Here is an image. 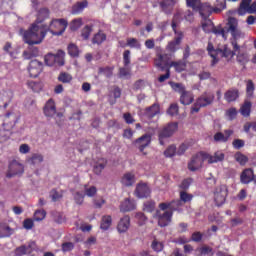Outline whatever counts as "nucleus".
<instances>
[{"instance_id":"obj_49","label":"nucleus","mask_w":256,"mask_h":256,"mask_svg":"<svg viewBox=\"0 0 256 256\" xmlns=\"http://www.w3.org/2000/svg\"><path fill=\"white\" fill-rule=\"evenodd\" d=\"M93 31V27L92 26H89V25H86L83 29H82V32H81V37L87 41V39H89V37H91V33Z\"/></svg>"},{"instance_id":"obj_2","label":"nucleus","mask_w":256,"mask_h":256,"mask_svg":"<svg viewBox=\"0 0 256 256\" xmlns=\"http://www.w3.org/2000/svg\"><path fill=\"white\" fill-rule=\"evenodd\" d=\"M47 36V25L32 24L23 34L24 42L27 45H40Z\"/></svg>"},{"instance_id":"obj_15","label":"nucleus","mask_w":256,"mask_h":256,"mask_svg":"<svg viewBox=\"0 0 256 256\" xmlns=\"http://www.w3.org/2000/svg\"><path fill=\"white\" fill-rule=\"evenodd\" d=\"M135 147L139 149L141 153L151 145V135L150 134H144L141 137L137 138L134 141Z\"/></svg>"},{"instance_id":"obj_10","label":"nucleus","mask_w":256,"mask_h":256,"mask_svg":"<svg viewBox=\"0 0 256 256\" xmlns=\"http://www.w3.org/2000/svg\"><path fill=\"white\" fill-rule=\"evenodd\" d=\"M155 217L158 219L159 227H167L173 219V212L164 210V213H161V210H157Z\"/></svg>"},{"instance_id":"obj_50","label":"nucleus","mask_w":256,"mask_h":256,"mask_svg":"<svg viewBox=\"0 0 256 256\" xmlns=\"http://www.w3.org/2000/svg\"><path fill=\"white\" fill-rule=\"evenodd\" d=\"M32 165H37L38 163H43V156L40 153H34L29 159Z\"/></svg>"},{"instance_id":"obj_8","label":"nucleus","mask_w":256,"mask_h":256,"mask_svg":"<svg viewBox=\"0 0 256 256\" xmlns=\"http://www.w3.org/2000/svg\"><path fill=\"white\" fill-rule=\"evenodd\" d=\"M156 61L158 65H179V63L173 61V54L165 53L162 49L157 50Z\"/></svg>"},{"instance_id":"obj_53","label":"nucleus","mask_w":256,"mask_h":256,"mask_svg":"<svg viewBox=\"0 0 256 256\" xmlns=\"http://www.w3.org/2000/svg\"><path fill=\"white\" fill-rule=\"evenodd\" d=\"M47 217V212L45 210H36L34 213V221H43Z\"/></svg>"},{"instance_id":"obj_59","label":"nucleus","mask_w":256,"mask_h":256,"mask_svg":"<svg viewBox=\"0 0 256 256\" xmlns=\"http://www.w3.org/2000/svg\"><path fill=\"white\" fill-rule=\"evenodd\" d=\"M167 113L168 115H171V117H174V115H179V105L171 104L167 110Z\"/></svg>"},{"instance_id":"obj_7","label":"nucleus","mask_w":256,"mask_h":256,"mask_svg":"<svg viewBox=\"0 0 256 256\" xmlns=\"http://www.w3.org/2000/svg\"><path fill=\"white\" fill-rule=\"evenodd\" d=\"M206 152H198L196 155H194L191 159V161L188 163V169L190 171H198V169H201L203 167V163L207 161V158H205Z\"/></svg>"},{"instance_id":"obj_19","label":"nucleus","mask_w":256,"mask_h":256,"mask_svg":"<svg viewBox=\"0 0 256 256\" xmlns=\"http://www.w3.org/2000/svg\"><path fill=\"white\" fill-rule=\"evenodd\" d=\"M215 101V95L213 93H204L200 97L197 98L196 102L200 107H207L211 105Z\"/></svg>"},{"instance_id":"obj_62","label":"nucleus","mask_w":256,"mask_h":256,"mask_svg":"<svg viewBox=\"0 0 256 256\" xmlns=\"http://www.w3.org/2000/svg\"><path fill=\"white\" fill-rule=\"evenodd\" d=\"M100 74L105 75V77H111V75H113V67L106 66L100 68Z\"/></svg>"},{"instance_id":"obj_37","label":"nucleus","mask_w":256,"mask_h":256,"mask_svg":"<svg viewBox=\"0 0 256 256\" xmlns=\"http://www.w3.org/2000/svg\"><path fill=\"white\" fill-rule=\"evenodd\" d=\"M234 159L242 167L247 165V163L249 162V157H247L245 154H243L241 152H236L234 155Z\"/></svg>"},{"instance_id":"obj_12","label":"nucleus","mask_w":256,"mask_h":256,"mask_svg":"<svg viewBox=\"0 0 256 256\" xmlns=\"http://www.w3.org/2000/svg\"><path fill=\"white\" fill-rule=\"evenodd\" d=\"M184 34L181 32H176V36L170 42H168L166 49L173 55V53H177L181 42L183 41Z\"/></svg>"},{"instance_id":"obj_42","label":"nucleus","mask_w":256,"mask_h":256,"mask_svg":"<svg viewBox=\"0 0 256 256\" xmlns=\"http://www.w3.org/2000/svg\"><path fill=\"white\" fill-rule=\"evenodd\" d=\"M84 195H86V197H95V195H97V187L95 186L89 187V185L85 184Z\"/></svg>"},{"instance_id":"obj_47","label":"nucleus","mask_w":256,"mask_h":256,"mask_svg":"<svg viewBox=\"0 0 256 256\" xmlns=\"http://www.w3.org/2000/svg\"><path fill=\"white\" fill-rule=\"evenodd\" d=\"M143 211H145L146 213H153V211H155V201L148 200L144 202Z\"/></svg>"},{"instance_id":"obj_48","label":"nucleus","mask_w":256,"mask_h":256,"mask_svg":"<svg viewBox=\"0 0 256 256\" xmlns=\"http://www.w3.org/2000/svg\"><path fill=\"white\" fill-rule=\"evenodd\" d=\"M127 46L131 47V49H141V42L137 38H128Z\"/></svg>"},{"instance_id":"obj_30","label":"nucleus","mask_w":256,"mask_h":256,"mask_svg":"<svg viewBox=\"0 0 256 256\" xmlns=\"http://www.w3.org/2000/svg\"><path fill=\"white\" fill-rule=\"evenodd\" d=\"M121 183L124 185V187H132V185L135 183V174L131 172L124 174L121 179Z\"/></svg>"},{"instance_id":"obj_63","label":"nucleus","mask_w":256,"mask_h":256,"mask_svg":"<svg viewBox=\"0 0 256 256\" xmlns=\"http://www.w3.org/2000/svg\"><path fill=\"white\" fill-rule=\"evenodd\" d=\"M232 147L234 149H242V147H245V141L241 139H234L232 142Z\"/></svg>"},{"instance_id":"obj_14","label":"nucleus","mask_w":256,"mask_h":256,"mask_svg":"<svg viewBox=\"0 0 256 256\" xmlns=\"http://www.w3.org/2000/svg\"><path fill=\"white\" fill-rule=\"evenodd\" d=\"M160 211H168L171 212L172 215L175 211H178L179 207H181V200H172L170 202H162L159 204Z\"/></svg>"},{"instance_id":"obj_36","label":"nucleus","mask_w":256,"mask_h":256,"mask_svg":"<svg viewBox=\"0 0 256 256\" xmlns=\"http://www.w3.org/2000/svg\"><path fill=\"white\" fill-rule=\"evenodd\" d=\"M251 1L253 0H242L239 8H238V15H245L246 13H249V7H251Z\"/></svg>"},{"instance_id":"obj_18","label":"nucleus","mask_w":256,"mask_h":256,"mask_svg":"<svg viewBox=\"0 0 256 256\" xmlns=\"http://www.w3.org/2000/svg\"><path fill=\"white\" fill-rule=\"evenodd\" d=\"M43 113L45 117H53L57 114V106L55 105V100L50 98L43 107Z\"/></svg>"},{"instance_id":"obj_60","label":"nucleus","mask_w":256,"mask_h":256,"mask_svg":"<svg viewBox=\"0 0 256 256\" xmlns=\"http://www.w3.org/2000/svg\"><path fill=\"white\" fill-rule=\"evenodd\" d=\"M74 201L77 205H83V201H85V194L76 192L74 194Z\"/></svg>"},{"instance_id":"obj_25","label":"nucleus","mask_w":256,"mask_h":256,"mask_svg":"<svg viewBox=\"0 0 256 256\" xmlns=\"http://www.w3.org/2000/svg\"><path fill=\"white\" fill-rule=\"evenodd\" d=\"M224 99L227 103H233L239 99V90L237 88H231L224 93Z\"/></svg>"},{"instance_id":"obj_23","label":"nucleus","mask_w":256,"mask_h":256,"mask_svg":"<svg viewBox=\"0 0 256 256\" xmlns=\"http://www.w3.org/2000/svg\"><path fill=\"white\" fill-rule=\"evenodd\" d=\"M253 179H255V174L253 173V169L247 168L241 173L240 181L244 185H249V183H251Z\"/></svg>"},{"instance_id":"obj_46","label":"nucleus","mask_w":256,"mask_h":256,"mask_svg":"<svg viewBox=\"0 0 256 256\" xmlns=\"http://www.w3.org/2000/svg\"><path fill=\"white\" fill-rule=\"evenodd\" d=\"M164 247H165V245L163 244V242H159V240H157V239H154L152 241L151 248L156 253H161V251H163Z\"/></svg>"},{"instance_id":"obj_28","label":"nucleus","mask_w":256,"mask_h":256,"mask_svg":"<svg viewBox=\"0 0 256 256\" xmlns=\"http://www.w3.org/2000/svg\"><path fill=\"white\" fill-rule=\"evenodd\" d=\"M105 41H107V34H105V32H103L102 30L94 34L92 38L93 45H103Z\"/></svg>"},{"instance_id":"obj_6","label":"nucleus","mask_w":256,"mask_h":256,"mask_svg":"<svg viewBox=\"0 0 256 256\" xmlns=\"http://www.w3.org/2000/svg\"><path fill=\"white\" fill-rule=\"evenodd\" d=\"M227 195H229L227 185L222 184L216 187L214 191V201L218 207L225 204V201H227Z\"/></svg>"},{"instance_id":"obj_40","label":"nucleus","mask_w":256,"mask_h":256,"mask_svg":"<svg viewBox=\"0 0 256 256\" xmlns=\"http://www.w3.org/2000/svg\"><path fill=\"white\" fill-rule=\"evenodd\" d=\"M254 93H255V83H253V80H247L246 81L247 97H249V98L253 97Z\"/></svg>"},{"instance_id":"obj_61","label":"nucleus","mask_w":256,"mask_h":256,"mask_svg":"<svg viewBox=\"0 0 256 256\" xmlns=\"http://www.w3.org/2000/svg\"><path fill=\"white\" fill-rule=\"evenodd\" d=\"M199 252L201 255H213V248L211 246H202L200 249H199Z\"/></svg>"},{"instance_id":"obj_56","label":"nucleus","mask_w":256,"mask_h":256,"mask_svg":"<svg viewBox=\"0 0 256 256\" xmlns=\"http://www.w3.org/2000/svg\"><path fill=\"white\" fill-rule=\"evenodd\" d=\"M190 241H193L194 243H201V241H203V233L200 231L193 232Z\"/></svg>"},{"instance_id":"obj_13","label":"nucleus","mask_w":256,"mask_h":256,"mask_svg":"<svg viewBox=\"0 0 256 256\" xmlns=\"http://www.w3.org/2000/svg\"><path fill=\"white\" fill-rule=\"evenodd\" d=\"M135 195L138 199H147V197L151 196V188L147 183L140 182L136 186Z\"/></svg>"},{"instance_id":"obj_16","label":"nucleus","mask_w":256,"mask_h":256,"mask_svg":"<svg viewBox=\"0 0 256 256\" xmlns=\"http://www.w3.org/2000/svg\"><path fill=\"white\" fill-rule=\"evenodd\" d=\"M234 131L232 129H226L223 132H216L213 136L215 143H227L231 136L233 135Z\"/></svg>"},{"instance_id":"obj_27","label":"nucleus","mask_w":256,"mask_h":256,"mask_svg":"<svg viewBox=\"0 0 256 256\" xmlns=\"http://www.w3.org/2000/svg\"><path fill=\"white\" fill-rule=\"evenodd\" d=\"M89 6V2L87 0H83L81 2H77L72 6V15H79V13H83V10Z\"/></svg>"},{"instance_id":"obj_54","label":"nucleus","mask_w":256,"mask_h":256,"mask_svg":"<svg viewBox=\"0 0 256 256\" xmlns=\"http://www.w3.org/2000/svg\"><path fill=\"white\" fill-rule=\"evenodd\" d=\"M61 249L63 253H69V251H73V249H75V244L73 242H64L61 245Z\"/></svg>"},{"instance_id":"obj_58","label":"nucleus","mask_w":256,"mask_h":256,"mask_svg":"<svg viewBox=\"0 0 256 256\" xmlns=\"http://www.w3.org/2000/svg\"><path fill=\"white\" fill-rule=\"evenodd\" d=\"M175 153H177V147L175 145H170L165 151V157H174Z\"/></svg>"},{"instance_id":"obj_64","label":"nucleus","mask_w":256,"mask_h":256,"mask_svg":"<svg viewBox=\"0 0 256 256\" xmlns=\"http://www.w3.org/2000/svg\"><path fill=\"white\" fill-rule=\"evenodd\" d=\"M226 115L228 116L230 121H233L237 117V109L236 108H230L226 111Z\"/></svg>"},{"instance_id":"obj_4","label":"nucleus","mask_w":256,"mask_h":256,"mask_svg":"<svg viewBox=\"0 0 256 256\" xmlns=\"http://www.w3.org/2000/svg\"><path fill=\"white\" fill-rule=\"evenodd\" d=\"M67 20L65 19H54L51 21L50 26H47V31H50L52 35H63L67 29Z\"/></svg>"},{"instance_id":"obj_21","label":"nucleus","mask_w":256,"mask_h":256,"mask_svg":"<svg viewBox=\"0 0 256 256\" xmlns=\"http://www.w3.org/2000/svg\"><path fill=\"white\" fill-rule=\"evenodd\" d=\"M129 227H131V218L129 215H125L118 222L117 231L118 233H127V231H129Z\"/></svg>"},{"instance_id":"obj_52","label":"nucleus","mask_w":256,"mask_h":256,"mask_svg":"<svg viewBox=\"0 0 256 256\" xmlns=\"http://www.w3.org/2000/svg\"><path fill=\"white\" fill-rule=\"evenodd\" d=\"M68 55H70V57H79V47L75 44H70L68 46Z\"/></svg>"},{"instance_id":"obj_29","label":"nucleus","mask_w":256,"mask_h":256,"mask_svg":"<svg viewBox=\"0 0 256 256\" xmlns=\"http://www.w3.org/2000/svg\"><path fill=\"white\" fill-rule=\"evenodd\" d=\"M49 10L47 8H42L38 11L37 14V19L35 21L34 24L36 25H44L43 21H45V19H49Z\"/></svg>"},{"instance_id":"obj_5","label":"nucleus","mask_w":256,"mask_h":256,"mask_svg":"<svg viewBox=\"0 0 256 256\" xmlns=\"http://www.w3.org/2000/svg\"><path fill=\"white\" fill-rule=\"evenodd\" d=\"M45 65H65V51L58 50L56 54L48 53L44 56Z\"/></svg>"},{"instance_id":"obj_1","label":"nucleus","mask_w":256,"mask_h":256,"mask_svg":"<svg viewBox=\"0 0 256 256\" xmlns=\"http://www.w3.org/2000/svg\"><path fill=\"white\" fill-rule=\"evenodd\" d=\"M239 21H237L236 18L230 17L228 19L227 28H223V26H212V33L216 35V37H222L224 41H227V38L229 37V33H231L233 37V41L231 42V45L233 47V50L229 48L227 44L223 45L221 48H216L213 46V43L209 42L207 46L208 55L212 57V63L215 65L216 63H219V60L222 59V61H227L228 63L233 61V57H235V53L239 52L241 50V46L237 43V38L241 37V30H239Z\"/></svg>"},{"instance_id":"obj_41","label":"nucleus","mask_w":256,"mask_h":256,"mask_svg":"<svg viewBox=\"0 0 256 256\" xmlns=\"http://www.w3.org/2000/svg\"><path fill=\"white\" fill-rule=\"evenodd\" d=\"M169 85L175 93H180V95L185 92V85L183 83H177V82H169Z\"/></svg>"},{"instance_id":"obj_20","label":"nucleus","mask_w":256,"mask_h":256,"mask_svg":"<svg viewBox=\"0 0 256 256\" xmlns=\"http://www.w3.org/2000/svg\"><path fill=\"white\" fill-rule=\"evenodd\" d=\"M204 159L208 160L210 165L213 163H220L221 161H225V153L216 151L214 155H211L206 152V154H204Z\"/></svg>"},{"instance_id":"obj_57","label":"nucleus","mask_w":256,"mask_h":256,"mask_svg":"<svg viewBox=\"0 0 256 256\" xmlns=\"http://www.w3.org/2000/svg\"><path fill=\"white\" fill-rule=\"evenodd\" d=\"M83 25V20L81 18L74 19L70 24L71 31H77Z\"/></svg>"},{"instance_id":"obj_11","label":"nucleus","mask_w":256,"mask_h":256,"mask_svg":"<svg viewBox=\"0 0 256 256\" xmlns=\"http://www.w3.org/2000/svg\"><path fill=\"white\" fill-rule=\"evenodd\" d=\"M187 7H191L193 11H198L201 17L207 19L205 9H207V4L201 3V0H186Z\"/></svg>"},{"instance_id":"obj_55","label":"nucleus","mask_w":256,"mask_h":256,"mask_svg":"<svg viewBox=\"0 0 256 256\" xmlns=\"http://www.w3.org/2000/svg\"><path fill=\"white\" fill-rule=\"evenodd\" d=\"M213 27H215V25H213V22H211V20L202 23V29L206 33H213Z\"/></svg>"},{"instance_id":"obj_44","label":"nucleus","mask_w":256,"mask_h":256,"mask_svg":"<svg viewBox=\"0 0 256 256\" xmlns=\"http://www.w3.org/2000/svg\"><path fill=\"white\" fill-rule=\"evenodd\" d=\"M58 81L60 83H71V81H73V76L67 72H61L58 76Z\"/></svg>"},{"instance_id":"obj_33","label":"nucleus","mask_w":256,"mask_h":256,"mask_svg":"<svg viewBox=\"0 0 256 256\" xmlns=\"http://www.w3.org/2000/svg\"><path fill=\"white\" fill-rule=\"evenodd\" d=\"M14 230L9 227L7 224L5 223H1L0 224V238L3 239L5 237H11V235H13Z\"/></svg>"},{"instance_id":"obj_32","label":"nucleus","mask_w":256,"mask_h":256,"mask_svg":"<svg viewBox=\"0 0 256 256\" xmlns=\"http://www.w3.org/2000/svg\"><path fill=\"white\" fill-rule=\"evenodd\" d=\"M175 3H177V0H161L159 6L161 7L163 13L169 15V13H171L169 7H175Z\"/></svg>"},{"instance_id":"obj_43","label":"nucleus","mask_w":256,"mask_h":256,"mask_svg":"<svg viewBox=\"0 0 256 256\" xmlns=\"http://www.w3.org/2000/svg\"><path fill=\"white\" fill-rule=\"evenodd\" d=\"M105 167H107V161L102 160V162L94 165L93 172L95 173V175H101V173H103V169H105Z\"/></svg>"},{"instance_id":"obj_9","label":"nucleus","mask_w":256,"mask_h":256,"mask_svg":"<svg viewBox=\"0 0 256 256\" xmlns=\"http://www.w3.org/2000/svg\"><path fill=\"white\" fill-rule=\"evenodd\" d=\"M24 171L25 168L23 164L17 162V160H13L8 166L6 177L7 179H11L12 177H15V175H23Z\"/></svg>"},{"instance_id":"obj_34","label":"nucleus","mask_w":256,"mask_h":256,"mask_svg":"<svg viewBox=\"0 0 256 256\" xmlns=\"http://www.w3.org/2000/svg\"><path fill=\"white\" fill-rule=\"evenodd\" d=\"M112 224L113 218L111 217V215H104L101 219L100 229H102V231H107Z\"/></svg>"},{"instance_id":"obj_22","label":"nucleus","mask_w":256,"mask_h":256,"mask_svg":"<svg viewBox=\"0 0 256 256\" xmlns=\"http://www.w3.org/2000/svg\"><path fill=\"white\" fill-rule=\"evenodd\" d=\"M137 209V203L135 200H131L129 198H126L121 204H120V211L122 213H129L130 211H135Z\"/></svg>"},{"instance_id":"obj_51","label":"nucleus","mask_w":256,"mask_h":256,"mask_svg":"<svg viewBox=\"0 0 256 256\" xmlns=\"http://www.w3.org/2000/svg\"><path fill=\"white\" fill-rule=\"evenodd\" d=\"M183 203H191V201H193V194H189L185 191H181L180 192V202Z\"/></svg>"},{"instance_id":"obj_26","label":"nucleus","mask_w":256,"mask_h":256,"mask_svg":"<svg viewBox=\"0 0 256 256\" xmlns=\"http://www.w3.org/2000/svg\"><path fill=\"white\" fill-rule=\"evenodd\" d=\"M195 101V96H193V92L191 91H185L182 94H180V103L182 105H191Z\"/></svg>"},{"instance_id":"obj_3","label":"nucleus","mask_w":256,"mask_h":256,"mask_svg":"<svg viewBox=\"0 0 256 256\" xmlns=\"http://www.w3.org/2000/svg\"><path fill=\"white\" fill-rule=\"evenodd\" d=\"M179 129V123L172 122L164 126L158 133V139L160 145H165V139L173 137V134Z\"/></svg>"},{"instance_id":"obj_35","label":"nucleus","mask_w":256,"mask_h":256,"mask_svg":"<svg viewBox=\"0 0 256 256\" xmlns=\"http://www.w3.org/2000/svg\"><path fill=\"white\" fill-rule=\"evenodd\" d=\"M171 67H173V65L158 66V68L161 69L162 71H166L165 74L159 76L158 78L159 83H164V81H167V79L171 77V71L169 70L171 69Z\"/></svg>"},{"instance_id":"obj_45","label":"nucleus","mask_w":256,"mask_h":256,"mask_svg":"<svg viewBox=\"0 0 256 256\" xmlns=\"http://www.w3.org/2000/svg\"><path fill=\"white\" fill-rule=\"evenodd\" d=\"M27 253H31V246H20L18 248H16L15 250V255L17 256H23V255H27Z\"/></svg>"},{"instance_id":"obj_24","label":"nucleus","mask_w":256,"mask_h":256,"mask_svg":"<svg viewBox=\"0 0 256 256\" xmlns=\"http://www.w3.org/2000/svg\"><path fill=\"white\" fill-rule=\"evenodd\" d=\"M161 113V108L158 103H154L152 106L145 109L144 115L147 119H153L156 115Z\"/></svg>"},{"instance_id":"obj_38","label":"nucleus","mask_w":256,"mask_h":256,"mask_svg":"<svg viewBox=\"0 0 256 256\" xmlns=\"http://www.w3.org/2000/svg\"><path fill=\"white\" fill-rule=\"evenodd\" d=\"M41 71H43V67L41 65L28 67V73L30 77H33V78L39 77V75L41 74Z\"/></svg>"},{"instance_id":"obj_17","label":"nucleus","mask_w":256,"mask_h":256,"mask_svg":"<svg viewBox=\"0 0 256 256\" xmlns=\"http://www.w3.org/2000/svg\"><path fill=\"white\" fill-rule=\"evenodd\" d=\"M206 9L208 11L205 14V15H207V17H209V15H211V13H221V11H223L224 9H227V1H225V0H216L215 7H211L209 5H206Z\"/></svg>"},{"instance_id":"obj_31","label":"nucleus","mask_w":256,"mask_h":256,"mask_svg":"<svg viewBox=\"0 0 256 256\" xmlns=\"http://www.w3.org/2000/svg\"><path fill=\"white\" fill-rule=\"evenodd\" d=\"M251 107H253L251 101L245 100L242 106L240 107V114L242 115V117L251 116Z\"/></svg>"},{"instance_id":"obj_39","label":"nucleus","mask_w":256,"mask_h":256,"mask_svg":"<svg viewBox=\"0 0 256 256\" xmlns=\"http://www.w3.org/2000/svg\"><path fill=\"white\" fill-rule=\"evenodd\" d=\"M27 85L34 93H40L43 90V84L41 82L28 81Z\"/></svg>"}]
</instances>
